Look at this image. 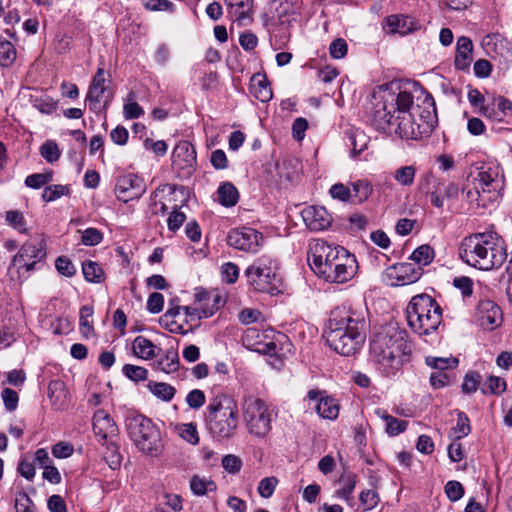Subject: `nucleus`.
Returning a JSON list of instances; mask_svg holds the SVG:
<instances>
[{
    "mask_svg": "<svg viewBox=\"0 0 512 512\" xmlns=\"http://www.w3.org/2000/svg\"><path fill=\"white\" fill-rule=\"evenodd\" d=\"M435 118L433 97L420 84L413 82L398 93H384L375 104L372 123L387 134L418 140L430 135Z\"/></svg>",
    "mask_w": 512,
    "mask_h": 512,
    "instance_id": "f257e3e1",
    "label": "nucleus"
},
{
    "mask_svg": "<svg viewBox=\"0 0 512 512\" xmlns=\"http://www.w3.org/2000/svg\"><path fill=\"white\" fill-rule=\"evenodd\" d=\"M370 359L384 376H394L409 361L411 348L405 331L395 325L382 326L370 340Z\"/></svg>",
    "mask_w": 512,
    "mask_h": 512,
    "instance_id": "f03ea898",
    "label": "nucleus"
},
{
    "mask_svg": "<svg viewBox=\"0 0 512 512\" xmlns=\"http://www.w3.org/2000/svg\"><path fill=\"white\" fill-rule=\"evenodd\" d=\"M307 259L314 273L330 283L349 281L358 268L355 256L345 248L332 247L322 240L310 244Z\"/></svg>",
    "mask_w": 512,
    "mask_h": 512,
    "instance_id": "7ed1b4c3",
    "label": "nucleus"
},
{
    "mask_svg": "<svg viewBox=\"0 0 512 512\" xmlns=\"http://www.w3.org/2000/svg\"><path fill=\"white\" fill-rule=\"evenodd\" d=\"M459 256L469 266L489 271L505 262L507 252L502 237L486 232L465 237L459 247Z\"/></svg>",
    "mask_w": 512,
    "mask_h": 512,
    "instance_id": "20e7f679",
    "label": "nucleus"
},
{
    "mask_svg": "<svg viewBox=\"0 0 512 512\" xmlns=\"http://www.w3.org/2000/svg\"><path fill=\"white\" fill-rule=\"evenodd\" d=\"M206 422L209 433L218 441L232 439L238 431V405L233 397L219 394L206 407Z\"/></svg>",
    "mask_w": 512,
    "mask_h": 512,
    "instance_id": "39448f33",
    "label": "nucleus"
},
{
    "mask_svg": "<svg viewBox=\"0 0 512 512\" xmlns=\"http://www.w3.org/2000/svg\"><path fill=\"white\" fill-rule=\"evenodd\" d=\"M442 312L441 306L430 295H415L406 308L407 324L419 336L430 335L442 323Z\"/></svg>",
    "mask_w": 512,
    "mask_h": 512,
    "instance_id": "423d86ee",
    "label": "nucleus"
},
{
    "mask_svg": "<svg viewBox=\"0 0 512 512\" xmlns=\"http://www.w3.org/2000/svg\"><path fill=\"white\" fill-rule=\"evenodd\" d=\"M126 429L130 440L142 454L159 457L164 443L159 428L142 414H130L126 417Z\"/></svg>",
    "mask_w": 512,
    "mask_h": 512,
    "instance_id": "0eeeda50",
    "label": "nucleus"
},
{
    "mask_svg": "<svg viewBox=\"0 0 512 512\" xmlns=\"http://www.w3.org/2000/svg\"><path fill=\"white\" fill-rule=\"evenodd\" d=\"M249 285L256 291L274 294L281 282L277 259L263 254L245 270Z\"/></svg>",
    "mask_w": 512,
    "mask_h": 512,
    "instance_id": "6e6552de",
    "label": "nucleus"
},
{
    "mask_svg": "<svg viewBox=\"0 0 512 512\" xmlns=\"http://www.w3.org/2000/svg\"><path fill=\"white\" fill-rule=\"evenodd\" d=\"M243 419L247 432L254 438L265 439L272 430L276 415L260 398H249L243 405Z\"/></svg>",
    "mask_w": 512,
    "mask_h": 512,
    "instance_id": "1a4fd4ad",
    "label": "nucleus"
},
{
    "mask_svg": "<svg viewBox=\"0 0 512 512\" xmlns=\"http://www.w3.org/2000/svg\"><path fill=\"white\" fill-rule=\"evenodd\" d=\"M46 257V247L43 239H32L25 242L18 253L13 257L9 266V273L12 277L24 280L29 273L35 269L38 262Z\"/></svg>",
    "mask_w": 512,
    "mask_h": 512,
    "instance_id": "9d476101",
    "label": "nucleus"
},
{
    "mask_svg": "<svg viewBox=\"0 0 512 512\" xmlns=\"http://www.w3.org/2000/svg\"><path fill=\"white\" fill-rule=\"evenodd\" d=\"M367 330L368 324L366 323L364 310L337 307L331 311L325 332L335 333L340 331L343 334L351 335L354 331L366 335Z\"/></svg>",
    "mask_w": 512,
    "mask_h": 512,
    "instance_id": "9b49d317",
    "label": "nucleus"
},
{
    "mask_svg": "<svg viewBox=\"0 0 512 512\" xmlns=\"http://www.w3.org/2000/svg\"><path fill=\"white\" fill-rule=\"evenodd\" d=\"M502 187L503 177L495 166L481 167L474 179L475 194L481 198L483 205L496 200Z\"/></svg>",
    "mask_w": 512,
    "mask_h": 512,
    "instance_id": "f8f14e48",
    "label": "nucleus"
},
{
    "mask_svg": "<svg viewBox=\"0 0 512 512\" xmlns=\"http://www.w3.org/2000/svg\"><path fill=\"white\" fill-rule=\"evenodd\" d=\"M227 244L246 253H257L263 244V236L251 227H240L229 231Z\"/></svg>",
    "mask_w": 512,
    "mask_h": 512,
    "instance_id": "ddd939ff",
    "label": "nucleus"
},
{
    "mask_svg": "<svg viewBox=\"0 0 512 512\" xmlns=\"http://www.w3.org/2000/svg\"><path fill=\"white\" fill-rule=\"evenodd\" d=\"M422 276V269L412 263H397L385 269L382 280L388 286H405L415 283Z\"/></svg>",
    "mask_w": 512,
    "mask_h": 512,
    "instance_id": "4468645a",
    "label": "nucleus"
},
{
    "mask_svg": "<svg viewBox=\"0 0 512 512\" xmlns=\"http://www.w3.org/2000/svg\"><path fill=\"white\" fill-rule=\"evenodd\" d=\"M327 344L338 354L343 356L354 355L363 345L366 335L361 332H352L351 335L337 332H325Z\"/></svg>",
    "mask_w": 512,
    "mask_h": 512,
    "instance_id": "2eb2a0df",
    "label": "nucleus"
},
{
    "mask_svg": "<svg viewBox=\"0 0 512 512\" xmlns=\"http://www.w3.org/2000/svg\"><path fill=\"white\" fill-rule=\"evenodd\" d=\"M111 99L112 96L106 85L105 71L99 67L90 83L86 102H88L90 110L98 112L102 107L106 108Z\"/></svg>",
    "mask_w": 512,
    "mask_h": 512,
    "instance_id": "dca6fc26",
    "label": "nucleus"
},
{
    "mask_svg": "<svg viewBox=\"0 0 512 512\" xmlns=\"http://www.w3.org/2000/svg\"><path fill=\"white\" fill-rule=\"evenodd\" d=\"M242 343L247 349L264 355L274 356L278 351L277 344L270 339L269 335L256 328L245 330Z\"/></svg>",
    "mask_w": 512,
    "mask_h": 512,
    "instance_id": "f3484780",
    "label": "nucleus"
},
{
    "mask_svg": "<svg viewBox=\"0 0 512 512\" xmlns=\"http://www.w3.org/2000/svg\"><path fill=\"white\" fill-rule=\"evenodd\" d=\"M114 191L118 200L127 203L130 200L140 198L144 188L141 178L130 173L117 178Z\"/></svg>",
    "mask_w": 512,
    "mask_h": 512,
    "instance_id": "a211bd4d",
    "label": "nucleus"
},
{
    "mask_svg": "<svg viewBox=\"0 0 512 512\" xmlns=\"http://www.w3.org/2000/svg\"><path fill=\"white\" fill-rule=\"evenodd\" d=\"M302 219L311 231H323L332 224V216L323 206H308L301 212Z\"/></svg>",
    "mask_w": 512,
    "mask_h": 512,
    "instance_id": "6ab92c4d",
    "label": "nucleus"
},
{
    "mask_svg": "<svg viewBox=\"0 0 512 512\" xmlns=\"http://www.w3.org/2000/svg\"><path fill=\"white\" fill-rule=\"evenodd\" d=\"M487 55L508 60L512 56V44L500 33L487 34L481 41Z\"/></svg>",
    "mask_w": 512,
    "mask_h": 512,
    "instance_id": "aec40b11",
    "label": "nucleus"
},
{
    "mask_svg": "<svg viewBox=\"0 0 512 512\" xmlns=\"http://www.w3.org/2000/svg\"><path fill=\"white\" fill-rule=\"evenodd\" d=\"M512 113V102L503 97L497 96L487 100L485 106L480 109V114L494 122H504L505 118Z\"/></svg>",
    "mask_w": 512,
    "mask_h": 512,
    "instance_id": "412c9836",
    "label": "nucleus"
},
{
    "mask_svg": "<svg viewBox=\"0 0 512 512\" xmlns=\"http://www.w3.org/2000/svg\"><path fill=\"white\" fill-rule=\"evenodd\" d=\"M384 29L390 34L408 35L420 29V23L407 15L394 14L384 19Z\"/></svg>",
    "mask_w": 512,
    "mask_h": 512,
    "instance_id": "4be33fe9",
    "label": "nucleus"
},
{
    "mask_svg": "<svg viewBox=\"0 0 512 512\" xmlns=\"http://www.w3.org/2000/svg\"><path fill=\"white\" fill-rule=\"evenodd\" d=\"M93 431L100 441H106L117 435L118 429L114 420L104 410L100 409L93 416Z\"/></svg>",
    "mask_w": 512,
    "mask_h": 512,
    "instance_id": "5701e85b",
    "label": "nucleus"
},
{
    "mask_svg": "<svg viewBox=\"0 0 512 512\" xmlns=\"http://www.w3.org/2000/svg\"><path fill=\"white\" fill-rule=\"evenodd\" d=\"M477 316L481 325L490 329L499 326L502 321L500 307L491 300L480 301L477 307Z\"/></svg>",
    "mask_w": 512,
    "mask_h": 512,
    "instance_id": "b1692460",
    "label": "nucleus"
},
{
    "mask_svg": "<svg viewBox=\"0 0 512 512\" xmlns=\"http://www.w3.org/2000/svg\"><path fill=\"white\" fill-rule=\"evenodd\" d=\"M173 165L190 172L196 164V150L189 142H180L173 150Z\"/></svg>",
    "mask_w": 512,
    "mask_h": 512,
    "instance_id": "393cba45",
    "label": "nucleus"
},
{
    "mask_svg": "<svg viewBox=\"0 0 512 512\" xmlns=\"http://www.w3.org/2000/svg\"><path fill=\"white\" fill-rule=\"evenodd\" d=\"M346 145L351 146V157L357 158L367 148L370 142V137L362 130L351 127L345 131Z\"/></svg>",
    "mask_w": 512,
    "mask_h": 512,
    "instance_id": "a878e982",
    "label": "nucleus"
},
{
    "mask_svg": "<svg viewBox=\"0 0 512 512\" xmlns=\"http://www.w3.org/2000/svg\"><path fill=\"white\" fill-rule=\"evenodd\" d=\"M473 43L469 37L461 36L457 39L456 55L454 59L455 68L466 70L472 62Z\"/></svg>",
    "mask_w": 512,
    "mask_h": 512,
    "instance_id": "bb28decb",
    "label": "nucleus"
},
{
    "mask_svg": "<svg viewBox=\"0 0 512 512\" xmlns=\"http://www.w3.org/2000/svg\"><path fill=\"white\" fill-rule=\"evenodd\" d=\"M231 14L240 25L252 20L253 0H224Z\"/></svg>",
    "mask_w": 512,
    "mask_h": 512,
    "instance_id": "cd10ccee",
    "label": "nucleus"
},
{
    "mask_svg": "<svg viewBox=\"0 0 512 512\" xmlns=\"http://www.w3.org/2000/svg\"><path fill=\"white\" fill-rule=\"evenodd\" d=\"M134 354L143 360H150L160 355L161 349L158 348L151 340L144 336H137L132 344Z\"/></svg>",
    "mask_w": 512,
    "mask_h": 512,
    "instance_id": "c85d7f7f",
    "label": "nucleus"
},
{
    "mask_svg": "<svg viewBox=\"0 0 512 512\" xmlns=\"http://www.w3.org/2000/svg\"><path fill=\"white\" fill-rule=\"evenodd\" d=\"M250 92L261 102H268L272 96V89L267 78L261 74H254L250 80Z\"/></svg>",
    "mask_w": 512,
    "mask_h": 512,
    "instance_id": "c756f323",
    "label": "nucleus"
},
{
    "mask_svg": "<svg viewBox=\"0 0 512 512\" xmlns=\"http://www.w3.org/2000/svg\"><path fill=\"white\" fill-rule=\"evenodd\" d=\"M197 302H199V306L190 307L184 306L182 310H184L186 316L195 317L197 319L208 318L214 315V313L218 310V306L213 304L211 307H205L202 305V301L205 299L209 300L210 295L207 292H197L195 294Z\"/></svg>",
    "mask_w": 512,
    "mask_h": 512,
    "instance_id": "7c9ffc66",
    "label": "nucleus"
},
{
    "mask_svg": "<svg viewBox=\"0 0 512 512\" xmlns=\"http://www.w3.org/2000/svg\"><path fill=\"white\" fill-rule=\"evenodd\" d=\"M374 413L378 418L385 422V431L389 436H397L404 432L407 428V421L400 420L388 414L385 409L377 408L375 409Z\"/></svg>",
    "mask_w": 512,
    "mask_h": 512,
    "instance_id": "2f4dec72",
    "label": "nucleus"
},
{
    "mask_svg": "<svg viewBox=\"0 0 512 512\" xmlns=\"http://www.w3.org/2000/svg\"><path fill=\"white\" fill-rule=\"evenodd\" d=\"M189 487L191 492L198 497L207 495L217 489L216 483L207 476L195 474L190 478Z\"/></svg>",
    "mask_w": 512,
    "mask_h": 512,
    "instance_id": "473e14b6",
    "label": "nucleus"
},
{
    "mask_svg": "<svg viewBox=\"0 0 512 512\" xmlns=\"http://www.w3.org/2000/svg\"><path fill=\"white\" fill-rule=\"evenodd\" d=\"M68 392L65 384L60 380L51 381L48 385V397L52 405L61 409L67 405Z\"/></svg>",
    "mask_w": 512,
    "mask_h": 512,
    "instance_id": "72a5a7b5",
    "label": "nucleus"
},
{
    "mask_svg": "<svg viewBox=\"0 0 512 512\" xmlns=\"http://www.w3.org/2000/svg\"><path fill=\"white\" fill-rule=\"evenodd\" d=\"M341 487L335 492L338 498L345 500L349 505H352L353 491L356 487V475L353 473H343L339 478Z\"/></svg>",
    "mask_w": 512,
    "mask_h": 512,
    "instance_id": "f704fd0d",
    "label": "nucleus"
},
{
    "mask_svg": "<svg viewBox=\"0 0 512 512\" xmlns=\"http://www.w3.org/2000/svg\"><path fill=\"white\" fill-rule=\"evenodd\" d=\"M179 364L178 352L170 348L156 361L155 367L164 373L170 374L178 370Z\"/></svg>",
    "mask_w": 512,
    "mask_h": 512,
    "instance_id": "c9c22d12",
    "label": "nucleus"
},
{
    "mask_svg": "<svg viewBox=\"0 0 512 512\" xmlns=\"http://www.w3.org/2000/svg\"><path fill=\"white\" fill-rule=\"evenodd\" d=\"M316 411L320 417L334 420L339 415V404L337 400L331 396L321 397L316 404Z\"/></svg>",
    "mask_w": 512,
    "mask_h": 512,
    "instance_id": "e433bc0d",
    "label": "nucleus"
},
{
    "mask_svg": "<svg viewBox=\"0 0 512 512\" xmlns=\"http://www.w3.org/2000/svg\"><path fill=\"white\" fill-rule=\"evenodd\" d=\"M218 201L225 207L235 206L239 200L237 188L230 182L221 184L217 189Z\"/></svg>",
    "mask_w": 512,
    "mask_h": 512,
    "instance_id": "4c0bfd02",
    "label": "nucleus"
},
{
    "mask_svg": "<svg viewBox=\"0 0 512 512\" xmlns=\"http://www.w3.org/2000/svg\"><path fill=\"white\" fill-rule=\"evenodd\" d=\"M147 388L155 397L166 402L171 401L176 393V389L165 382L150 381Z\"/></svg>",
    "mask_w": 512,
    "mask_h": 512,
    "instance_id": "58836bf2",
    "label": "nucleus"
},
{
    "mask_svg": "<svg viewBox=\"0 0 512 512\" xmlns=\"http://www.w3.org/2000/svg\"><path fill=\"white\" fill-rule=\"evenodd\" d=\"M373 193V185L366 179H359L352 183L351 197L358 203L366 201Z\"/></svg>",
    "mask_w": 512,
    "mask_h": 512,
    "instance_id": "ea45409f",
    "label": "nucleus"
},
{
    "mask_svg": "<svg viewBox=\"0 0 512 512\" xmlns=\"http://www.w3.org/2000/svg\"><path fill=\"white\" fill-rule=\"evenodd\" d=\"M82 272L86 281L91 283H101L104 281L105 273L98 263L94 261H85L82 264Z\"/></svg>",
    "mask_w": 512,
    "mask_h": 512,
    "instance_id": "a19ab883",
    "label": "nucleus"
},
{
    "mask_svg": "<svg viewBox=\"0 0 512 512\" xmlns=\"http://www.w3.org/2000/svg\"><path fill=\"white\" fill-rule=\"evenodd\" d=\"M94 309L90 305H84L80 309L79 326L81 333L85 336H91L94 332L92 317Z\"/></svg>",
    "mask_w": 512,
    "mask_h": 512,
    "instance_id": "79ce46f5",
    "label": "nucleus"
},
{
    "mask_svg": "<svg viewBox=\"0 0 512 512\" xmlns=\"http://www.w3.org/2000/svg\"><path fill=\"white\" fill-rule=\"evenodd\" d=\"M434 257V249L430 245L424 244L413 251L410 259L420 266H427L433 261Z\"/></svg>",
    "mask_w": 512,
    "mask_h": 512,
    "instance_id": "37998d69",
    "label": "nucleus"
},
{
    "mask_svg": "<svg viewBox=\"0 0 512 512\" xmlns=\"http://www.w3.org/2000/svg\"><path fill=\"white\" fill-rule=\"evenodd\" d=\"M416 168L413 165L401 166L393 172V178L402 186H411L414 183Z\"/></svg>",
    "mask_w": 512,
    "mask_h": 512,
    "instance_id": "c03bdc74",
    "label": "nucleus"
},
{
    "mask_svg": "<svg viewBox=\"0 0 512 512\" xmlns=\"http://www.w3.org/2000/svg\"><path fill=\"white\" fill-rule=\"evenodd\" d=\"M16 60V49L14 45L4 39L0 38V66L9 67Z\"/></svg>",
    "mask_w": 512,
    "mask_h": 512,
    "instance_id": "a18cd8bd",
    "label": "nucleus"
},
{
    "mask_svg": "<svg viewBox=\"0 0 512 512\" xmlns=\"http://www.w3.org/2000/svg\"><path fill=\"white\" fill-rule=\"evenodd\" d=\"M471 432L470 421L464 412H458L457 423L452 428V434L455 440L466 437Z\"/></svg>",
    "mask_w": 512,
    "mask_h": 512,
    "instance_id": "49530a36",
    "label": "nucleus"
},
{
    "mask_svg": "<svg viewBox=\"0 0 512 512\" xmlns=\"http://www.w3.org/2000/svg\"><path fill=\"white\" fill-rule=\"evenodd\" d=\"M426 364L437 371L455 368L458 365V359L454 357H426Z\"/></svg>",
    "mask_w": 512,
    "mask_h": 512,
    "instance_id": "de8ad7c7",
    "label": "nucleus"
},
{
    "mask_svg": "<svg viewBox=\"0 0 512 512\" xmlns=\"http://www.w3.org/2000/svg\"><path fill=\"white\" fill-rule=\"evenodd\" d=\"M5 220L9 226L19 233H27L26 220L22 212L18 210H9L5 213Z\"/></svg>",
    "mask_w": 512,
    "mask_h": 512,
    "instance_id": "09e8293b",
    "label": "nucleus"
},
{
    "mask_svg": "<svg viewBox=\"0 0 512 512\" xmlns=\"http://www.w3.org/2000/svg\"><path fill=\"white\" fill-rule=\"evenodd\" d=\"M69 193H70V188L67 185H61V184L50 185V186H46L44 188L43 193H42V199L45 202H52V201H55V200L61 198L62 196L68 195Z\"/></svg>",
    "mask_w": 512,
    "mask_h": 512,
    "instance_id": "8fccbe9b",
    "label": "nucleus"
},
{
    "mask_svg": "<svg viewBox=\"0 0 512 512\" xmlns=\"http://www.w3.org/2000/svg\"><path fill=\"white\" fill-rule=\"evenodd\" d=\"M53 178V172L52 171H46L44 173H35L28 175L25 179L26 186L33 188V189H39L43 187L44 185L48 184L52 181Z\"/></svg>",
    "mask_w": 512,
    "mask_h": 512,
    "instance_id": "3c124183",
    "label": "nucleus"
},
{
    "mask_svg": "<svg viewBox=\"0 0 512 512\" xmlns=\"http://www.w3.org/2000/svg\"><path fill=\"white\" fill-rule=\"evenodd\" d=\"M123 374L131 381L140 382L147 379L148 371L142 366L125 364L122 368Z\"/></svg>",
    "mask_w": 512,
    "mask_h": 512,
    "instance_id": "603ef678",
    "label": "nucleus"
},
{
    "mask_svg": "<svg viewBox=\"0 0 512 512\" xmlns=\"http://www.w3.org/2000/svg\"><path fill=\"white\" fill-rule=\"evenodd\" d=\"M41 156L48 162H56L61 155V151L55 141L48 140L40 148Z\"/></svg>",
    "mask_w": 512,
    "mask_h": 512,
    "instance_id": "864d4df0",
    "label": "nucleus"
},
{
    "mask_svg": "<svg viewBox=\"0 0 512 512\" xmlns=\"http://www.w3.org/2000/svg\"><path fill=\"white\" fill-rule=\"evenodd\" d=\"M444 491L447 498L452 502L460 500L465 493L463 485L455 480L448 481L444 487Z\"/></svg>",
    "mask_w": 512,
    "mask_h": 512,
    "instance_id": "5fc2aeb1",
    "label": "nucleus"
},
{
    "mask_svg": "<svg viewBox=\"0 0 512 512\" xmlns=\"http://www.w3.org/2000/svg\"><path fill=\"white\" fill-rule=\"evenodd\" d=\"M179 434L182 439L190 444L196 445L199 442L197 427L194 423H186L180 425Z\"/></svg>",
    "mask_w": 512,
    "mask_h": 512,
    "instance_id": "6e6d98bb",
    "label": "nucleus"
},
{
    "mask_svg": "<svg viewBox=\"0 0 512 512\" xmlns=\"http://www.w3.org/2000/svg\"><path fill=\"white\" fill-rule=\"evenodd\" d=\"M55 267L59 274L68 278L74 276L76 273L74 264L66 256H59L55 261Z\"/></svg>",
    "mask_w": 512,
    "mask_h": 512,
    "instance_id": "4d7b16f0",
    "label": "nucleus"
},
{
    "mask_svg": "<svg viewBox=\"0 0 512 512\" xmlns=\"http://www.w3.org/2000/svg\"><path fill=\"white\" fill-rule=\"evenodd\" d=\"M453 286L461 291L463 298L473 294V280L468 276H459L453 279Z\"/></svg>",
    "mask_w": 512,
    "mask_h": 512,
    "instance_id": "13d9d810",
    "label": "nucleus"
},
{
    "mask_svg": "<svg viewBox=\"0 0 512 512\" xmlns=\"http://www.w3.org/2000/svg\"><path fill=\"white\" fill-rule=\"evenodd\" d=\"M301 9V0H282L277 8L280 17L298 14Z\"/></svg>",
    "mask_w": 512,
    "mask_h": 512,
    "instance_id": "bf43d9fd",
    "label": "nucleus"
},
{
    "mask_svg": "<svg viewBox=\"0 0 512 512\" xmlns=\"http://www.w3.org/2000/svg\"><path fill=\"white\" fill-rule=\"evenodd\" d=\"M277 484H278V480L276 477L272 476V477L263 478L259 482V485L257 488L258 493L263 498H270L273 495Z\"/></svg>",
    "mask_w": 512,
    "mask_h": 512,
    "instance_id": "052dcab7",
    "label": "nucleus"
},
{
    "mask_svg": "<svg viewBox=\"0 0 512 512\" xmlns=\"http://www.w3.org/2000/svg\"><path fill=\"white\" fill-rule=\"evenodd\" d=\"M16 512H35L33 501L25 492H18L15 497Z\"/></svg>",
    "mask_w": 512,
    "mask_h": 512,
    "instance_id": "680f3d73",
    "label": "nucleus"
},
{
    "mask_svg": "<svg viewBox=\"0 0 512 512\" xmlns=\"http://www.w3.org/2000/svg\"><path fill=\"white\" fill-rule=\"evenodd\" d=\"M222 280L228 284H233L239 276V268L235 263L226 262L221 266Z\"/></svg>",
    "mask_w": 512,
    "mask_h": 512,
    "instance_id": "e2e57ef3",
    "label": "nucleus"
},
{
    "mask_svg": "<svg viewBox=\"0 0 512 512\" xmlns=\"http://www.w3.org/2000/svg\"><path fill=\"white\" fill-rule=\"evenodd\" d=\"M206 402V396L200 389L191 390L186 396V403L191 409H199Z\"/></svg>",
    "mask_w": 512,
    "mask_h": 512,
    "instance_id": "0e129e2a",
    "label": "nucleus"
},
{
    "mask_svg": "<svg viewBox=\"0 0 512 512\" xmlns=\"http://www.w3.org/2000/svg\"><path fill=\"white\" fill-rule=\"evenodd\" d=\"M1 397L8 411L12 412L17 409L19 396L15 390L5 388L1 392Z\"/></svg>",
    "mask_w": 512,
    "mask_h": 512,
    "instance_id": "69168bd1",
    "label": "nucleus"
},
{
    "mask_svg": "<svg viewBox=\"0 0 512 512\" xmlns=\"http://www.w3.org/2000/svg\"><path fill=\"white\" fill-rule=\"evenodd\" d=\"M222 467L228 472V473H238L241 470L242 467V461L241 459L232 454L225 455L222 458Z\"/></svg>",
    "mask_w": 512,
    "mask_h": 512,
    "instance_id": "338daca9",
    "label": "nucleus"
},
{
    "mask_svg": "<svg viewBox=\"0 0 512 512\" xmlns=\"http://www.w3.org/2000/svg\"><path fill=\"white\" fill-rule=\"evenodd\" d=\"M348 46L344 39L337 38L330 44V56L334 59H341L347 54Z\"/></svg>",
    "mask_w": 512,
    "mask_h": 512,
    "instance_id": "774afa93",
    "label": "nucleus"
}]
</instances>
